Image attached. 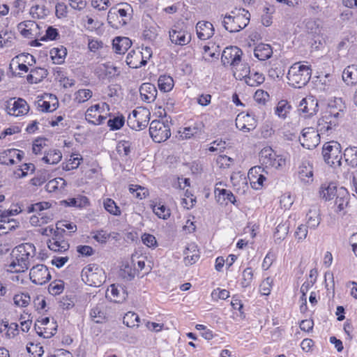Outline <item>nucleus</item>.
<instances>
[{
	"label": "nucleus",
	"instance_id": "nucleus-62",
	"mask_svg": "<svg viewBox=\"0 0 357 357\" xmlns=\"http://www.w3.org/2000/svg\"><path fill=\"white\" fill-rule=\"evenodd\" d=\"M51 165H56L59 162L62 158V153L59 150L53 149L47 152Z\"/></svg>",
	"mask_w": 357,
	"mask_h": 357
},
{
	"label": "nucleus",
	"instance_id": "nucleus-20",
	"mask_svg": "<svg viewBox=\"0 0 357 357\" xmlns=\"http://www.w3.org/2000/svg\"><path fill=\"white\" fill-rule=\"evenodd\" d=\"M113 49L119 54H124L132 45V41L127 37H116L112 43Z\"/></svg>",
	"mask_w": 357,
	"mask_h": 357
},
{
	"label": "nucleus",
	"instance_id": "nucleus-33",
	"mask_svg": "<svg viewBox=\"0 0 357 357\" xmlns=\"http://www.w3.org/2000/svg\"><path fill=\"white\" fill-rule=\"evenodd\" d=\"M337 193V188L334 183L322 184L320 188V196L326 200L331 199Z\"/></svg>",
	"mask_w": 357,
	"mask_h": 357
},
{
	"label": "nucleus",
	"instance_id": "nucleus-53",
	"mask_svg": "<svg viewBox=\"0 0 357 357\" xmlns=\"http://www.w3.org/2000/svg\"><path fill=\"white\" fill-rule=\"evenodd\" d=\"M316 281V278L314 280H310L305 281L301 287V293L302 294V299L304 301L303 305L301 306V309L303 307V305L306 307L307 301H306V294L309 291V289L314 285Z\"/></svg>",
	"mask_w": 357,
	"mask_h": 357
},
{
	"label": "nucleus",
	"instance_id": "nucleus-27",
	"mask_svg": "<svg viewBox=\"0 0 357 357\" xmlns=\"http://www.w3.org/2000/svg\"><path fill=\"white\" fill-rule=\"evenodd\" d=\"M110 293L111 300L117 303H123L128 296L123 287H120L119 289L114 284L110 285Z\"/></svg>",
	"mask_w": 357,
	"mask_h": 357
},
{
	"label": "nucleus",
	"instance_id": "nucleus-59",
	"mask_svg": "<svg viewBox=\"0 0 357 357\" xmlns=\"http://www.w3.org/2000/svg\"><path fill=\"white\" fill-rule=\"evenodd\" d=\"M217 201L220 202V199H222L224 201L227 200L231 203H234L235 197L231 192L226 189H222L220 190L219 194L216 196Z\"/></svg>",
	"mask_w": 357,
	"mask_h": 357
},
{
	"label": "nucleus",
	"instance_id": "nucleus-40",
	"mask_svg": "<svg viewBox=\"0 0 357 357\" xmlns=\"http://www.w3.org/2000/svg\"><path fill=\"white\" fill-rule=\"evenodd\" d=\"M29 13L33 18H43L47 15L49 11L44 5L36 4L31 8Z\"/></svg>",
	"mask_w": 357,
	"mask_h": 357
},
{
	"label": "nucleus",
	"instance_id": "nucleus-11",
	"mask_svg": "<svg viewBox=\"0 0 357 357\" xmlns=\"http://www.w3.org/2000/svg\"><path fill=\"white\" fill-rule=\"evenodd\" d=\"M6 109L8 114L18 116L26 114L29 107L24 99L19 98L15 100L14 98L7 101Z\"/></svg>",
	"mask_w": 357,
	"mask_h": 357
},
{
	"label": "nucleus",
	"instance_id": "nucleus-22",
	"mask_svg": "<svg viewBox=\"0 0 357 357\" xmlns=\"http://www.w3.org/2000/svg\"><path fill=\"white\" fill-rule=\"evenodd\" d=\"M94 271L96 272L91 273L84 282L90 286L99 287L105 281V273L101 268H96Z\"/></svg>",
	"mask_w": 357,
	"mask_h": 357
},
{
	"label": "nucleus",
	"instance_id": "nucleus-52",
	"mask_svg": "<svg viewBox=\"0 0 357 357\" xmlns=\"http://www.w3.org/2000/svg\"><path fill=\"white\" fill-rule=\"evenodd\" d=\"M273 280L271 278L267 277L261 282L259 285V291L261 295L268 296L270 294L273 286Z\"/></svg>",
	"mask_w": 357,
	"mask_h": 357
},
{
	"label": "nucleus",
	"instance_id": "nucleus-14",
	"mask_svg": "<svg viewBox=\"0 0 357 357\" xmlns=\"http://www.w3.org/2000/svg\"><path fill=\"white\" fill-rule=\"evenodd\" d=\"M263 169L260 166H255L249 169L247 176L249 179L251 187L255 190H259L262 188L266 177L261 174Z\"/></svg>",
	"mask_w": 357,
	"mask_h": 357
},
{
	"label": "nucleus",
	"instance_id": "nucleus-48",
	"mask_svg": "<svg viewBox=\"0 0 357 357\" xmlns=\"http://www.w3.org/2000/svg\"><path fill=\"white\" fill-rule=\"evenodd\" d=\"M287 160V158L286 155L277 154L271 165H269V167H273L275 169H282L286 166Z\"/></svg>",
	"mask_w": 357,
	"mask_h": 357
},
{
	"label": "nucleus",
	"instance_id": "nucleus-9",
	"mask_svg": "<svg viewBox=\"0 0 357 357\" xmlns=\"http://www.w3.org/2000/svg\"><path fill=\"white\" fill-rule=\"evenodd\" d=\"M29 276L31 281L38 285L45 284L52 278L48 268L43 264L33 266L30 270Z\"/></svg>",
	"mask_w": 357,
	"mask_h": 357
},
{
	"label": "nucleus",
	"instance_id": "nucleus-1",
	"mask_svg": "<svg viewBox=\"0 0 357 357\" xmlns=\"http://www.w3.org/2000/svg\"><path fill=\"white\" fill-rule=\"evenodd\" d=\"M36 255V248L32 243H22L16 246L12 251V261L9 265L10 271L15 273H22L26 271L30 265L29 259Z\"/></svg>",
	"mask_w": 357,
	"mask_h": 357
},
{
	"label": "nucleus",
	"instance_id": "nucleus-43",
	"mask_svg": "<svg viewBox=\"0 0 357 357\" xmlns=\"http://www.w3.org/2000/svg\"><path fill=\"white\" fill-rule=\"evenodd\" d=\"M288 234V227L284 224H279L274 233L275 242L280 243Z\"/></svg>",
	"mask_w": 357,
	"mask_h": 357
},
{
	"label": "nucleus",
	"instance_id": "nucleus-19",
	"mask_svg": "<svg viewBox=\"0 0 357 357\" xmlns=\"http://www.w3.org/2000/svg\"><path fill=\"white\" fill-rule=\"evenodd\" d=\"M183 254L185 255L184 262L187 266L192 265L199 258V251L195 243L190 244L184 250Z\"/></svg>",
	"mask_w": 357,
	"mask_h": 357
},
{
	"label": "nucleus",
	"instance_id": "nucleus-17",
	"mask_svg": "<svg viewBox=\"0 0 357 357\" xmlns=\"http://www.w3.org/2000/svg\"><path fill=\"white\" fill-rule=\"evenodd\" d=\"M139 93L142 100L149 103L155 100L158 91L154 84L143 83L139 88Z\"/></svg>",
	"mask_w": 357,
	"mask_h": 357
},
{
	"label": "nucleus",
	"instance_id": "nucleus-3",
	"mask_svg": "<svg viewBox=\"0 0 357 357\" xmlns=\"http://www.w3.org/2000/svg\"><path fill=\"white\" fill-rule=\"evenodd\" d=\"M243 51L236 46H230L225 48L222 52L221 60L223 65L232 66L234 76L236 79H245V66L240 63Z\"/></svg>",
	"mask_w": 357,
	"mask_h": 357
},
{
	"label": "nucleus",
	"instance_id": "nucleus-58",
	"mask_svg": "<svg viewBox=\"0 0 357 357\" xmlns=\"http://www.w3.org/2000/svg\"><path fill=\"white\" fill-rule=\"evenodd\" d=\"M75 95V100L78 102H84L91 98L92 91L90 89H79Z\"/></svg>",
	"mask_w": 357,
	"mask_h": 357
},
{
	"label": "nucleus",
	"instance_id": "nucleus-39",
	"mask_svg": "<svg viewBox=\"0 0 357 357\" xmlns=\"http://www.w3.org/2000/svg\"><path fill=\"white\" fill-rule=\"evenodd\" d=\"M22 57H25L26 59L30 58L33 63L36 62V60H35V58H34L33 56L31 55L29 53L22 54H20L18 56H16L15 58H13L12 59L11 63L10 64V67L11 68L12 65L15 63L17 64V68H18V69L20 70L24 71V72H28V70H29L28 66L26 64L23 63H20L19 62V61Z\"/></svg>",
	"mask_w": 357,
	"mask_h": 357
},
{
	"label": "nucleus",
	"instance_id": "nucleus-8",
	"mask_svg": "<svg viewBox=\"0 0 357 357\" xmlns=\"http://www.w3.org/2000/svg\"><path fill=\"white\" fill-rule=\"evenodd\" d=\"M318 111V100L312 96L303 98L298 105V112L300 116L304 118H310L317 114Z\"/></svg>",
	"mask_w": 357,
	"mask_h": 357
},
{
	"label": "nucleus",
	"instance_id": "nucleus-29",
	"mask_svg": "<svg viewBox=\"0 0 357 357\" xmlns=\"http://www.w3.org/2000/svg\"><path fill=\"white\" fill-rule=\"evenodd\" d=\"M291 109V106L289 102L286 100H280L275 108V114L281 119H286L287 114L289 113Z\"/></svg>",
	"mask_w": 357,
	"mask_h": 357
},
{
	"label": "nucleus",
	"instance_id": "nucleus-56",
	"mask_svg": "<svg viewBox=\"0 0 357 357\" xmlns=\"http://www.w3.org/2000/svg\"><path fill=\"white\" fill-rule=\"evenodd\" d=\"M116 151L120 155L128 156L130 153V143L128 141H121L116 146Z\"/></svg>",
	"mask_w": 357,
	"mask_h": 357
},
{
	"label": "nucleus",
	"instance_id": "nucleus-50",
	"mask_svg": "<svg viewBox=\"0 0 357 357\" xmlns=\"http://www.w3.org/2000/svg\"><path fill=\"white\" fill-rule=\"evenodd\" d=\"M51 204L48 202H40L31 204L28 207V212H38L43 213L44 210L49 209L51 207Z\"/></svg>",
	"mask_w": 357,
	"mask_h": 357
},
{
	"label": "nucleus",
	"instance_id": "nucleus-15",
	"mask_svg": "<svg viewBox=\"0 0 357 357\" xmlns=\"http://www.w3.org/2000/svg\"><path fill=\"white\" fill-rule=\"evenodd\" d=\"M146 56H144L141 52H136L132 50L128 52L126 62L130 68H138L146 65L147 60L149 59Z\"/></svg>",
	"mask_w": 357,
	"mask_h": 357
},
{
	"label": "nucleus",
	"instance_id": "nucleus-23",
	"mask_svg": "<svg viewBox=\"0 0 357 357\" xmlns=\"http://www.w3.org/2000/svg\"><path fill=\"white\" fill-rule=\"evenodd\" d=\"M342 79L347 85H354L357 83V66L351 65L347 66L342 73Z\"/></svg>",
	"mask_w": 357,
	"mask_h": 357
},
{
	"label": "nucleus",
	"instance_id": "nucleus-57",
	"mask_svg": "<svg viewBox=\"0 0 357 357\" xmlns=\"http://www.w3.org/2000/svg\"><path fill=\"white\" fill-rule=\"evenodd\" d=\"M59 36V31L57 29L50 26L46 30L45 35L42 36L40 40L46 41L47 40H56Z\"/></svg>",
	"mask_w": 357,
	"mask_h": 357
},
{
	"label": "nucleus",
	"instance_id": "nucleus-41",
	"mask_svg": "<svg viewBox=\"0 0 357 357\" xmlns=\"http://www.w3.org/2000/svg\"><path fill=\"white\" fill-rule=\"evenodd\" d=\"M105 209L110 214L119 216L121 214L120 208L116 205L115 202L110 199L107 198L103 202Z\"/></svg>",
	"mask_w": 357,
	"mask_h": 357
},
{
	"label": "nucleus",
	"instance_id": "nucleus-6",
	"mask_svg": "<svg viewBox=\"0 0 357 357\" xmlns=\"http://www.w3.org/2000/svg\"><path fill=\"white\" fill-rule=\"evenodd\" d=\"M169 38L172 43L178 45H185L191 40V34L183 23H177L169 31Z\"/></svg>",
	"mask_w": 357,
	"mask_h": 357
},
{
	"label": "nucleus",
	"instance_id": "nucleus-13",
	"mask_svg": "<svg viewBox=\"0 0 357 357\" xmlns=\"http://www.w3.org/2000/svg\"><path fill=\"white\" fill-rule=\"evenodd\" d=\"M243 17L244 16L243 15H226L222 21V24L227 31L231 33L238 32L245 28V22L243 20Z\"/></svg>",
	"mask_w": 357,
	"mask_h": 357
},
{
	"label": "nucleus",
	"instance_id": "nucleus-18",
	"mask_svg": "<svg viewBox=\"0 0 357 357\" xmlns=\"http://www.w3.org/2000/svg\"><path fill=\"white\" fill-rule=\"evenodd\" d=\"M204 128V124L202 121L189 122L188 126L183 128L181 137L183 139H190V137L200 134Z\"/></svg>",
	"mask_w": 357,
	"mask_h": 357
},
{
	"label": "nucleus",
	"instance_id": "nucleus-32",
	"mask_svg": "<svg viewBox=\"0 0 357 357\" xmlns=\"http://www.w3.org/2000/svg\"><path fill=\"white\" fill-rule=\"evenodd\" d=\"M158 88L161 91H170L174 87V79L169 75H160L158 80Z\"/></svg>",
	"mask_w": 357,
	"mask_h": 357
},
{
	"label": "nucleus",
	"instance_id": "nucleus-42",
	"mask_svg": "<svg viewBox=\"0 0 357 357\" xmlns=\"http://www.w3.org/2000/svg\"><path fill=\"white\" fill-rule=\"evenodd\" d=\"M139 317L133 312H127L123 317V324L128 327L138 326L139 323Z\"/></svg>",
	"mask_w": 357,
	"mask_h": 357
},
{
	"label": "nucleus",
	"instance_id": "nucleus-55",
	"mask_svg": "<svg viewBox=\"0 0 357 357\" xmlns=\"http://www.w3.org/2000/svg\"><path fill=\"white\" fill-rule=\"evenodd\" d=\"M150 113L148 112V114H145V116H144V119H143V117H139L137 119V121L135 123V126H130L132 129L136 130H141L144 129L149 124V119H150Z\"/></svg>",
	"mask_w": 357,
	"mask_h": 357
},
{
	"label": "nucleus",
	"instance_id": "nucleus-28",
	"mask_svg": "<svg viewBox=\"0 0 357 357\" xmlns=\"http://www.w3.org/2000/svg\"><path fill=\"white\" fill-rule=\"evenodd\" d=\"M344 158L348 165L355 167L357 166V147H347L344 152Z\"/></svg>",
	"mask_w": 357,
	"mask_h": 357
},
{
	"label": "nucleus",
	"instance_id": "nucleus-5",
	"mask_svg": "<svg viewBox=\"0 0 357 357\" xmlns=\"http://www.w3.org/2000/svg\"><path fill=\"white\" fill-rule=\"evenodd\" d=\"M325 162L332 167H340L342 164V155L340 144L335 141L326 143L322 149Z\"/></svg>",
	"mask_w": 357,
	"mask_h": 357
},
{
	"label": "nucleus",
	"instance_id": "nucleus-61",
	"mask_svg": "<svg viewBox=\"0 0 357 357\" xmlns=\"http://www.w3.org/2000/svg\"><path fill=\"white\" fill-rule=\"evenodd\" d=\"M119 20L118 16L116 14V8H112L107 14V22L108 24L114 29H119V25L117 24L116 20Z\"/></svg>",
	"mask_w": 357,
	"mask_h": 357
},
{
	"label": "nucleus",
	"instance_id": "nucleus-16",
	"mask_svg": "<svg viewBox=\"0 0 357 357\" xmlns=\"http://www.w3.org/2000/svg\"><path fill=\"white\" fill-rule=\"evenodd\" d=\"M214 31L213 24L207 21H200L196 25L197 35L200 40H204L211 38Z\"/></svg>",
	"mask_w": 357,
	"mask_h": 357
},
{
	"label": "nucleus",
	"instance_id": "nucleus-30",
	"mask_svg": "<svg viewBox=\"0 0 357 357\" xmlns=\"http://www.w3.org/2000/svg\"><path fill=\"white\" fill-rule=\"evenodd\" d=\"M307 227L310 229H316L320 224L321 218L319 213L316 209H310L306 215Z\"/></svg>",
	"mask_w": 357,
	"mask_h": 357
},
{
	"label": "nucleus",
	"instance_id": "nucleus-10",
	"mask_svg": "<svg viewBox=\"0 0 357 357\" xmlns=\"http://www.w3.org/2000/svg\"><path fill=\"white\" fill-rule=\"evenodd\" d=\"M301 145L307 149H313L320 143V136L313 128H305L302 131V135L299 137Z\"/></svg>",
	"mask_w": 357,
	"mask_h": 357
},
{
	"label": "nucleus",
	"instance_id": "nucleus-21",
	"mask_svg": "<svg viewBox=\"0 0 357 357\" xmlns=\"http://www.w3.org/2000/svg\"><path fill=\"white\" fill-rule=\"evenodd\" d=\"M273 50L270 45L260 43L254 49L255 56L260 61H266L271 57Z\"/></svg>",
	"mask_w": 357,
	"mask_h": 357
},
{
	"label": "nucleus",
	"instance_id": "nucleus-44",
	"mask_svg": "<svg viewBox=\"0 0 357 357\" xmlns=\"http://www.w3.org/2000/svg\"><path fill=\"white\" fill-rule=\"evenodd\" d=\"M33 173L35 171V166L32 163H24L20 168L14 172L16 178H23L27 176L28 172Z\"/></svg>",
	"mask_w": 357,
	"mask_h": 357
},
{
	"label": "nucleus",
	"instance_id": "nucleus-34",
	"mask_svg": "<svg viewBox=\"0 0 357 357\" xmlns=\"http://www.w3.org/2000/svg\"><path fill=\"white\" fill-rule=\"evenodd\" d=\"M153 213L160 218L167 220L170 217L171 213L169 208H167L164 204L160 202L158 204H152L151 205Z\"/></svg>",
	"mask_w": 357,
	"mask_h": 357
},
{
	"label": "nucleus",
	"instance_id": "nucleus-36",
	"mask_svg": "<svg viewBox=\"0 0 357 357\" xmlns=\"http://www.w3.org/2000/svg\"><path fill=\"white\" fill-rule=\"evenodd\" d=\"M50 178V174L47 170L41 169L36 172V175L31 180L33 185H42Z\"/></svg>",
	"mask_w": 357,
	"mask_h": 357
},
{
	"label": "nucleus",
	"instance_id": "nucleus-37",
	"mask_svg": "<svg viewBox=\"0 0 357 357\" xmlns=\"http://www.w3.org/2000/svg\"><path fill=\"white\" fill-rule=\"evenodd\" d=\"M109 116H111L109 114ZM125 123V118L123 115L114 116L112 118L110 116L107 121V126L111 130H117L121 129Z\"/></svg>",
	"mask_w": 357,
	"mask_h": 357
},
{
	"label": "nucleus",
	"instance_id": "nucleus-35",
	"mask_svg": "<svg viewBox=\"0 0 357 357\" xmlns=\"http://www.w3.org/2000/svg\"><path fill=\"white\" fill-rule=\"evenodd\" d=\"M16 151L8 149L0 153V163L5 165H13L15 163L14 158Z\"/></svg>",
	"mask_w": 357,
	"mask_h": 357
},
{
	"label": "nucleus",
	"instance_id": "nucleus-46",
	"mask_svg": "<svg viewBox=\"0 0 357 357\" xmlns=\"http://www.w3.org/2000/svg\"><path fill=\"white\" fill-rule=\"evenodd\" d=\"M54 102L50 104L49 101L42 100L41 102H38V107H40V110L45 112H51L56 110L59 106V101L56 97L54 96Z\"/></svg>",
	"mask_w": 357,
	"mask_h": 357
},
{
	"label": "nucleus",
	"instance_id": "nucleus-2",
	"mask_svg": "<svg viewBox=\"0 0 357 357\" xmlns=\"http://www.w3.org/2000/svg\"><path fill=\"white\" fill-rule=\"evenodd\" d=\"M338 101L340 102L339 108L330 103L325 114L319 119L316 131L318 132L319 136L321 135H330L337 127L338 124L337 119L344 107L341 100L339 99Z\"/></svg>",
	"mask_w": 357,
	"mask_h": 357
},
{
	"label": "nucleus",
	"instance_id": "nucleus-38",
	"mask_svg": "<svg viewBox=\"0 0 357 357\" xmlns=\"http://www.w3.org/2000/svg\"><path fill=\"white\" fill-rule=\"evenodd\" d=\"M47 246L48 248L54 252H63L67 251L69 248L70 245L66 241H47Z\"/></svg>",
	"mask_w": 357,
	"mask_h": 357
},
{
	"label": "nucleus",
	"instance_id": "nucleus-49",
	"mask_svg": "<svg viewBox=\"0 0 357 357\" xmlns=\"http://www.w3.org/2000/svg\"><path fill=\"white\" fill-rule=\"evenodd\" d=\"M102 67L104 68L105 78L109 80L120 75V71L118 70L117 67L111 66L109 63L102 64Z\"/></svg>",
	"mask_w": 357,
	"mask_h": 357
},
{
	"label": "nucleus",
	"instance_id": "nucleus-24",
	"mask_svg": "<svg viewBox=\"0 0 357 357\" xmlns=\"http://www.w3.org/2000/svg\"><path fill=\"white\" fill-rule=\"evenodd\" d=\"M277 153L271 146L263 148L259 152V160L261 165L269 167Z\"/></svg>",
	"mask_w": 357,
	"mask_h": 357
},
{
	"label": "nucleus",
	"instance_id": "nucleus-51",
	"mask_svg": "<svg viewBox=\"0 0 357 357\" xmlns=\"http://www.w3.org/2000/svg\"><path fill=\"white\" fill-rule=\"evenodd\" d=\"M82 160V157L79 158L78 156L75 157L74 155H71L70 158L66 163H63V169L65 171H70L77 169L80 164V160Z\"/></svg>",
	"mask_w": 357,
	"mask_h": 357
},
{
	"label": "nucleus",
	"instance_id": "nucleus-31",
	"mask_svg": "<svg viewBox=\"0 0 357 357\" xmlns=\"http://www.w3.org/2000/svg\"><path fill=\"white\" fill-rule=\"evenodd\" d=\"M265 80V77L262 73L254 72L249 70L247 74V85L250 86H258Z\"/></svg>",
	"mask_w": 357,
	"mask_h": 357
},
{
	"label": "nucleus",
	"instance_id": "nucleus-47",
	"mask_svg": "<svg viewBox=\"0 0 357 357\" xmlns=\"http://www.w3.org/2000/svg\"><path fill=\"white\" fill-rule=\"evenodd\" d=\"M277 257V251L274 250L273 248L270 249L268 253L266 254L265 258L264 259L262 263V268L264 270H268L273 261L276 259Z\"/></svg>",
	"mask_w": 357,
	"mask_h": 357
},
{
	"label": "nucleus",
	"instance_id": "nucleus-4",
	"mask_svg": "<svg viewBox=\"0 0 357 357\" xmlns=\"http://www.w3.org/2000/svg\"><path fill=\"white\" fill-rule=\"evenodd\" d=\"M311 75L312 69L310 66L297 62L289 68L287 77L289 85L300 89L308 83Z\"/></svg>",
	"mask_w": 357,
	"mask_h": 357
},
{
	"label": "nucleus",
	"instance_id": "nucleus-26",
	"mask_svg": "<svg viewBox=\"0 0 357 357\" xmlns=\"http://www.w3.org/2000/svg\"><path fill=\"white\" fill-rule=\"evenodd\" d=\"M50 54L54 63L61 64L67 55V50L63 46L54 47L50 50Z\"/></svg>",
	"mask_w": 357,
	"mask_h": 357
},
{
	"label": "nucleus",
	"instance_id": "nucleus-45",
	"mask_svg": "<svg viewBox=\"0 0 357 357\" xmlns=\"http://www.w3.org/2000/svg\"><path fill=\"white\" fill-rule=\"evenodd\" d=\"M90 315L96 323H102L106 320V313L98 306L91 310Z\"/></svg>",
	"mask_w": 357,
	"mask_h": 357
},
{
	"label": "nucleus",
	"instance_id": "nucleus-25",
	"mask_svg": "<svg viewBox=\"0 0 357 357\" xmlns=\"http://www.w3.org/2000/svg\"><path fill=\"white\" fill-rule=\"evenodd\" d=\"M349 204V195L345 189H340L337 192V195L335 201V211L341 212Z\"/></svg>",
	"mask_w": 357,
	"mask_h": 357
},
{
	"label": "nucleus",
	"instance_id": "nucleus-64",
	"mask_svg": "<svg viewBox=\"0 0 357 357\" xmlns=\"http://www.w3.org/2000/svg\"><path fill=\"white\" fill-rule=\"evenodd\" d=\"M233 159L225 155H220L217 158L216 162L220 168H228L229 167L231 162Z\"/></svg>",
	"mask_w": 357,
	"mask_h": 357
},
{
	"label": "nucleus",
	"instance_id": "nucleus-7",
	"mask_svg": "<svg viewBox=\"0 0 357 357\" xmlns=\"http://www.w3.org/2000/svg\"><path fill=\"white\" fill-rule=\"evenodd\" d=\"M149 134L155 142H165L171 136L169 126L160 120H154L150 124Z\"/></svg>",
	"mask_w": 357,
	"mask_h": 357
},
{
	"label": "nucleus",
	"instance_id": "nucleus-54",
	"mask_svg": "<svg viewBox=\"0 0 357 357\" xmlns=\"http://www.w3.org/2000/svg\"><path fill=\"white\" fill-rule=\"evenodd\" d=\"M305 27L307 31L312 35H319L321 32V29L319 23L315 20H309L305 23Z\"/></svg>",
	"mask_w": 357,
	"mask_h": 357
},
{
	"label": "nucleus",
	"instance_id": "nucleus-63",
	"mask_svg": "<svg viewBox=\"0 0 357 357\" xmlns=\"http://www.w3.org/2000/svg\"><path fill=\"white\" fill-rule=\"evenodd\" d=\"M142 241L144 245L149 248H154L157 245V241L155 237L150 234H144L142 236Z\"/></svg>",
	"mask_w": 357,
	"mask_h": 357
},
{
	"label": "nucleus",
	"instance_id": "nucleus-12",
	"mask_svg": "<svg viewBox=\"0 0 357 357\" xmlns=\"http://www.w3.org/2000/svg\"><path fill=\"white\" fill-rule=\"evenodd\" d=\"M296 174L301 182L304 184H310L314 181V171L312 162L303 159L299 163Z\"/></svg>",
	"mask_w": 357,
	"mask_h": 357
},
{
	"label": "nucleus",
	"instance_id": "nucleus-60",
	"mask_svg": "<svg viewBox=\"0 0 357 357\" xmlns=\"http://www.w3.org/2000/svg\"><path fill=\"white\" fill-rule=\"evenodd\" d=\"M14 303L16 305L20 307L26 306L30 301V296L28 294H17L13 298Z\"/></svg>",
	"mask_w": 357,
	"mask_h": 357
}]
</instances>
